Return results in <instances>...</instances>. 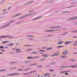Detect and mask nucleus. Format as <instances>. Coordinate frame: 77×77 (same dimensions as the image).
<instances>
[{"label": "nucleus", "mask_w": 77, "mask_h": 77, "mask_svg": "<svg viewBox=\"0 0 77 77\" xmlns=\"http://www.w3.org/2000/svg\"><path fill=\"white\" fill-rule=\"evenodd\" d=\"M31 65H38V64L36 63H34L31 64Z\"/></svg>", "instance_id": "473e14b6"}, {"label": "nucleus", "mask_w": 77, "mask_h": 77, "mask_svg": "<svg viewBox=\"0 0 77 77\" xmlns=\"http://www.w3.org/2000/svg\"><path fill=\"white\" fill-rule=\"evenodd\" d=\"M15 63V62H12V63H10V64L11 65L12 64V63Z\"/></svg>", "instance_id": "3c124183"}, {"label": "nucleus", "mask_w": 77, "mask_h": 77, "mask_svg": "<svg viewBox=\"0 0 77 77\" xmlns=\"http://www.w3.org/2000/svg\"><path fill=\"white\" fill-rule=\"evenodd\" d=\"M38 67H42V66H38Z\"/></svg>", "instance_id": "a18cd8bd"}, {"label": "nucleus", "mask_w": 77, "mask_h": 77, "mask_svg": "<svg viewBox=\"0 0 77 77\" xmlns=\"http://www.w3.org/2000/svg\"><path fill=\"white\" fill-rule=\"evenodd\" d=\"M15 50V48H12V50Z\"/></svg>", "instance_id": "bf43d9fd"}, {"label": "nucleus", "mask_w": 77, "mask_h": 77, "mask_svg": "<svg viewBox=\"0 0 77 77\" xmlns=\"http://www.w3.org/2000/svg\"><path fill=\"white\" fill-rule=\"evenodd\" d=\"M29 69H30V68H28L25 69V71H27Z\"/></svg>", "instance_id": "7c9ffc66"}, {"label": "nucleus", "mask_w": 77, "mask_h": 77, "mask_svg": "<svg viewBox=\"0 0 77 77\" xmlns=\"http://www.w3.org/2000/svg\"><path fill=\"white\" fill-rule=\"evenodd\" d=\"M33 1H32L31 2H29V3H28V5H29V4H30V3H33Z\"/></svg>", "instance_id": "f704fd0d"}, {"label": "nucleus", "mask_w": 77, "mask_h": 77, "mask_svg": "<svg viewBox=\"0 0 77 77\" xmlns=\"http://www.w3.org/2000/svg\"><path fill=\"white\" fill-rule=\"evenodd\" d=\"M64 44L65 45H67V44H71V42L69 41H67Z\"/></svg>", "instance_id": "ddd939ff"}, {"label": "nucleus", "mask_w": 77, "mask_h": 77, "mask_svg": "<svg viewBox=\"0 0 77 77\" xmlns=\"http://www.w3.org/2000/svg\"><path fill=\"white\" fill-rule=\"evenodd\" d=\"M0 53H1V54H3V53H2L1 52H0Z\"/></svg>", "instance_id": "69168bd1"}, {"label": "nucleus", "mask_w": 77, "mask_h": 77, "mask_svg": "<svg viewBox=\"0 0 77 77\" xmlns=\"http://www.w3.org/2000/svg\"><path fill=\"white\" fill-rule=\"evenodd\" d=\"M35 14V13H32L30 14L25 15L24 16H23L22 17H21V18H19V20H20V19H22V18H25V17H26L27 16H30V15H33V14Z\"/></svg>", "instance_id": "f03ea898"}, {"label": "nucleus", "mask_w": 77, "mask_h": 77, "mask_svg": "<svg viewBox=\"0 0 77 77\" xmlns=\"http://www.w3.org/2000/svg\"><path fill=\"white\" fill-rule=\"evenodd\" d=\"M65 74H66V75H68V72H66L65 73Z\"/></svg>", "instance_id": "49530a36"}, {"label": "nucleus", "mask_w": 77, "mask_h": 77, "mask_svg": "<svg viewBox=\"0 0 77 77\" xmlns=\"http://www.w3.org/2000/svg\"><path fill=\"white\" fill-rule=\"evenodd\" d=\"M39 51H43V52H44V51H43V50H39Z\"/></svg>", "instance_id": "a19ab883"}, {"label": "nucleus", "mask_w": 77, "mask_h": 77, "mask_svg": "<svg viewBox=\"0 0 77 77\" xmlns=\"http://www.w3.org/2000/svg\"><path fill=\"white\" fill-rule=\"evenodd\" d=\"M65 72H66V71H63L61 72H60V73H65Z\"/></svg>", "instance_id": "5701e85b"}, {"label": "nucleus", "mask_w": 77, "mask_h": 77, "mask_svg": "<svg viewBox=\"0 0 77 77\" xmlns=\"http://www.w3.org/2000/svg\"><path fill=\"white\" fill-rule=\"evenodd\" d=\"M63 43V41H59L58 43V45H60V44H62Z\"/></svg>", "instance_id": "9d476101"}, {"label": "nucleus", "mask_w": 77, "mask_h": 77, "mask_svg": "<svg viewBox=\"0 0 77 77\" xmlns=\"http://www.w3.org/2000/svg\"><path fill=\"white\" fill-rule=\"evenodd\" d=\"M56 75H53V76H55Z\"/></svg>", "instance_id": "e2e57ef3"}, {"label": "nucleus", "mask_w": 77, "mask_h": 77, "mask_svg": "<svg viewBox=\"0 0 77 77\" xmlns=\"http://www.w3.org/2000/svg\"><path fill=\"white\" fill-rule=\"evenodd\" d=\"M11 9V8L10 7H9L8 8V9Z\"/></svg>", "instance_id": "774afa93"}, {"label": "nucleus", "mask_w": 77, "mask_h": 77, "mask_svg": "<svg viewBox=\"0 0 77 77\" xmlns=\"http://www.w3.org/2000/svg\"><path fill=\"white\" fill-rule=\"evenodd\" d=\"M28 37H30V38H33L34 36L29 35L28 36Z\"/></svg>", "instance_id": "412c9836"}, {"label": "nucleus", "mask_w": 77, "mask_h": 77, "mask_svg": "<svg viewBox=\"0 0 77 77\" xmlns=\"http://www.w3.org/2000/svg\"><path fill=\"white\" fill-rule=\"evenodd\" d=\"M73 54H77V52H74L73 53Z\"/></svg>", "instance_id": "603ef678"}, {"label": "nucleus", "mask_w": 77, "mask_h": 77, "mask_svg": "<svg viewBox=\"0 0 77 77\" xmlns=\"http://www.w3.org/2000/svg\"><path fill=\"white\" fill-rule=\"evenodd\" d=\"M54 30H46L45 31V32H54Z\"/></svg>", "instance_id": "f8f14e48"}, {"label": "nucleus", "mask_w": 77, "mask_h": 77, "mask_svg": "<svg viewBox=\"0 0 77 77\" xmlns=\"http://www.w3.org/2000/svg\"><path fill=\"white\" fill-rule=\"evenodd\" d=\"M14 76V73L11 74H8L7 75V76Z\"/></svg>", "instance_id": "f3484780"}, {"label": "nucleus", "mask_w": 77, "mask_h": 77, "mask_svg": "<svg viewBox=\"0 0 77 77\" xmlns=\"http://www.w3.org/2000/svg\"><path fill=\"white\" fill-rule=\"evenodd\" d=\"M36 72L35 70H34L31 71L30 73H23V75H27V74H31V73H32V72Z\"/></svg>", "instance_id": "0eeeda50"}, {"label": "nucleus", "mask_w": 77, "mask_h": 77, "mask_svg": "<svg viewBox=\"0 0 77 77\" xmlns=\"http://www.w3.org/2000/svg\"><path fill=\"white\" fill-rule=\"evenodd\" d=\"M71 61H72V62H74V61H75V60H71Z\"/></svg>", "instance_id": "ea45409f"}, {"label": "nucleus", "mask_w": 77, "mask_h": 77, "mask_svg": "<svg viewBox=\"0 0 77 77\" xmlns=\"http://www.w3.org/2000/svg\"><path fill=\"white\" fill-rule=\"evenodd\" d=\"M13 75H19V74L17 73H13Z\"/></svg>", "instance_id": "4be33fe9"}, {"label": "nucleus", "mask_w": 77, "mask_h": 77, "mask_svg": "<svg viewBox=\"0 0 77 77\" xmlns=\"http://www.w3.org/2000/svg\"><path fill=\"white\" fill-rule=\"evenodd\" d=\"M65 29H66V28H63V30H65Z\"/></svg>", "instance_id": "0e129e2a"}, {"label": "nucleus", "mask_w": 77, "mask_h": 77, "mask_svg": "<svg viewBox=\"0 0 77 77\" xmlns=\"http://www.w3.org/2000/svg\"><path fill=\"white\" fill-rule=\"evenodd\" d=\"M14 21H15V20H13L12 21H11V23H12V22H14Z\"/></svg>", "instance_id": "13d9d810"}, {"label": "nucleus", "mask_w": 77, "mask_h": 77, "mask_svg": "<svg viewBox=\"0 0 77 77\" xmlns=\"http://www.w3.org/2000/svg\"><path fill=\"white\" fill-rule=\"evenodd\" d=\"M74 38H77V37L76 36H74Z\"/></svg>", "instance_id": "de8ad7c7"}, {"label": "nucleus", "mask_w": 77, "mask_h": 77, "mask_svg": "<svg viewBox=\"0 0 77 77\" xmlns=\"http://www.w3.org/2000/svg\"><path fill=\"white\" fill-rule=\"evenodd\" d=\"M76 18H77V17H74L73 18H69L68 19V20H76Z\"/></svg>", "instance_id": "39448f33"}, {"label": "nucleus", "mask_w": 77, "mask_h": 77, "mask_svg": "<svg viewBox=\"0 0 77 77\" xmlns=\"http://www.w3.org/2000/svg\"><path fill=\"white\" fill-rule=\"evenodd\" d=\"M66 33H68V32H65V33H63V35H66Z\"/></svg>", "instance_id": "37998d69"}, {"label": "nucleus", "mask_w": 77, "mask_h": 77, "mask_svg": "<svg viewBox=\"0 0 77 77\" xmlns=\"http://www.w3.org/2000/svg\"><path fill=\"white\" fill-rule=\"evenodd\" d=\"M6 37H7V36H2L1 37H0V38H6Z\"/></svg>", "instance_id": "a878e982"}, {"label": "nucleus", "mask_w": 77, "mask_h": 77, "mask_svg": "<svg viewBox=\"0 0 77 77\" xmlns=\"http://www.w3.org/2000/svg\"><path fill=\"white\" fill-rule=\"evenodd\" d=\"M32 50V49H26V51H30V50Z\"/></svg>", "instance_id": "393cba45"}, {"label": "nucleus", "mask_w": 77, "mask_h": 77, "mask_svg": "<svg viewBox=\"0 0 77 77\" xmlns=\"http://www.w3.org/2000/svg\"><path fill=\"white\" fill-rule=\"evenodd\" d=\"M45 60V59H41L40 60V61H42L43 60Z\"/></svg>", "instance_id": "cd10ccee"}, {"label": "nucleus", "mask_w": 77, "mask_h": 77, "mask_svg": "<svg viewBox=\"0 0 77 77\" xmlns=\"http://www.w3.org/2000/svg\"><path fill=\"white\" fill-rule=\"evenodd\" d=\"M13 38V37H12V36H11L9 37V38Z\"/></svg>", "instance_id": "5fc2aeb1"}, {"label": "nucleus", "mask_w": 77, "mask_h": 77, "mask_svg": "<svg viewBox=\"0 0 77 77\" xmlns=\"http://www.w3.org/2000/svg\"><path fill=\"white\" fill-rule=\"evenodd\" d=\"M8 42H8V41H6V42H2V44H4V43L5 44H6V43H7Z\"/></svg>", "instance_id": "b1692460"}, {"label": "nucleus", "mask_w": 77, "mask_h": 77, "mask_svg": "<svg viewBox=\"0 0 77 77\" xmlns=\"http://www.w3.org/2000/svg\"><path fill=\"white\" fill-rule=\"evenodd\" d=\"M50 75V73H45L44 75V77H46L47 76H48V75Z\"/></svg>", "instance_id": "9b49d317"}, {"label": "nucleus", "mask_w": 77, "mask_h": 77, "mask_svg": "<svg viewBox=\"0 0 77 77\" xmlns=\"http://www.w3.org/2000/svg\"><path fill=\"white\" fill-rule=\"evenodd\" d=\"M51 36H52V35H48V36H47V37H51Z\"/></svg>", "instance_id": "4c0bfd02"}, {"label": "nucleus", "mask_w": 77, "mask_h": 77, "mask_svg": "<svg viewBox=\"0 0 77 77\" xmlns=\"http://www.w3.org/2000/svg\"><path fill=\"white\" fill-rule=\"evenodd\" d=\"M61 47H63V46H58V47H57V48H60Z\"/></svg>", "instance_id": "bb28decb"}, {"label": "nucleus", "mask_w": 77, "mask_h": 77, "mask_svg": "<svg viewBox=\"0 0 77 77\" xmlns=\"http://www.w3.org/2000/svg\"><path fill=\"white\" fill-rule=\"evenodd\" d=\"M18 71H23V69H19L18 70Z\"/></svg>", "instance_id": "e433bc0d"}, {"label": "nucleus", "mask_w": 77, "mask_h": 77, "mask_svg": "<svg viewBox=\"0 0 77 77\" xmlns=\"http://www.w3.org/2000/svg\"><path fill=\"white\" fill-rule=\"evenodd\" d=\"M59 54V53L57 52L56 53H55L54 54H53L51 55V57H54V56H58Z\"/></svg>", "instance_id": "7ed1b4c3"}, {"label": "nucleus", "mask_w": 77, "mask_h": 77, "mask_svg": "<svg viewBox=\"0 0 77 77\" xmlns=\"http://www.w3.org/2000/svg\"><path fill=\"white\" fill-rule=\"evenodd\" d=\"M55 31H58V30H55Z\"/></svg>", "instance_id": "338daca9"}, {"label": "nucleus", "mask_w": 77, "mask_h": 77, "mask_svg": "<svg viewBox=\"0 0 77 77\" xmlns=\"http://www.w3.org/2000/svg\"><path fill=\"white\" fill-rule=\"evenodd\" d=\"M42 48L43 49H45L46 48H45V47H42Z\"/></svg>", "instance_id": "09e8293b"}, {"label": "nucleus", "mask_w": 77, "mask_h": 77, "mask_svg": "<svg viewBox=\"0 0 77 77\" xmlns=\"http://www.w3.org/2000/svg\"><path fill=\"white\" fill-rule=\"evenodd\" d=\"M77 65L76 64L74 66H61V68H67V67H70V68H75V67H77Z\"/></svg>", "instance_id": "f257e3e1"}, {"label": "nucleus", "mask_w": 77, "mask_h": 77, "mask_svg": "<svg viewBox=\"0 0 77 77\" xmlns=\"http://www.w3.org/2000/svg\"><path fill=\"white\" fill-rule=\"evenodd\" d=\"M14 45V44L13 43H10L9 44L10 46H11V45Z\"/></svg>", "instance_id": "c756f323"}, {"label": "nucleus", "mask_w": 77, "mask_h": 77, "mask_svg": "<svg viewBox=\"0 0 77 77\" xmlns=\"http://www.w3.org/2000/svg\"><path fill=\"white\" fill-rule=\"evenodd\" d=\"M5 71V69H4V70H2V71Z\"/></svg>", "instance_id": "4d7b16f0"}, {"label": "nucleus", "mask_w": 77, "mask_h": 77, "mask_svg": "<svg viewBox=\"0 0 77 77\" xmlns=\"http://www.w3.org/2000/svg\"><path fill=\"white\" fill-rule=\"evenodd\" d=\"M0 48H2V49H3V48H4V47L3 46H0Z\"/></svg>", "instance_id": "c85d7f7f"}, {"label": "nucleus", "mask_w": 77, "mask_h": 77, "mask_svg": "<svg viewBox=\"0 0 77 77\" xmlns=\"http://www.w3.org/2000/svg\"><path fill=\"white\" fill-rule=\"evenodd\" d=\"M67 11H63L62 12V14H63V13H65V12H66Z\"/></svg>", "instance_id": "58836bf2"}, {"label": "nucleus", "mask_w": 77, "mask_h": 77, "mask_svg": "<svg viewBox=\"0 0 77 77\" xmlns=\"http://www.w3.org/2000/svg\"><path fill=\"white\" fill-rule=\"evenodd\" d=\"M36 58H39V57H28V59H36Z\"/></svg>", "instance_id": "423d86ee"}, {"label": "nucleus", "mask_w": 77, "mask_h": 77, "mask_svg": "<svg viewBox=\"0 0 77 77\" xmlns=\"http://www.w3.org/2000/svg\"><path fill=\"white\" fill-rule=\"evenodd\" d=\"M2 51H5V50H2Z\"/></svg>", "instance_id": "6e6d98bb"}, {"label": "nucleus", "mask_w": 77, "mask_h": 77, "mask_svg": "<svg viewBox=\"0 0 77 77\" xmlns=\"http://www.w3.org/2000/svg\"><path fill=\"white\" fill-rule=\"evenodd\" d=\"M20 14H18L16 15H14L13 17V18H14V17H16L18 16V15H20Z\"/></svg>", "instance_id": "dca6fc26"}, {"label": "nucleus", "mask_w": 77, "mask_h": 77, "mask_svg": "<svg viewBox=\"0 0 77 77\" xmlns=\"http://www.w3.org/2000/svg\"><path fill=\"white\" fill-rule=\"evenodd\" d=\"M20 50V49H16V51H17V53H20V52H21V51H22L21 50L19 51Z\"/></svg>", "instance_id": "4468645a"}, {"label": "nucleus", "mask_w": 77, "mask_h": 77, "mask_svg": "<svg viewBox=\"0 0 77 77\" xmlns=\"http://www.w3.org/2000/svg\"><path fill=\"white\" fill-rule=\"evenodd\" d=\"M37 53H38V52L36 51H34L32 53V54H37Z\"/></svg>", "instance_id": "6ab92c4d"}, {"label": "nucleus", "mask_w": 77, "mask_h": 77, "mask_svg": "<svg viewBox=\"0 0 77 77\" xmlns=\"http://www.w3.org/2000/svg\"><path fill=\"white\" fill-rule=\"evenodd\" d=\"M74 24L75 25H76V24H77V22H76V23H74Z\"/></svg>", "instance_id": "864d4df0"}, {"label": "nucleus", "mask_w": 77, "mask_h": 77, "mask_svg": "<svg viewBox=\"0 0 77 77\" xmlns=\"http://www.w3.org/2000/svg\"><path fill=\"white\" fill-rule=\"evenodd\" d=\"M73 45L74 46H76L77 45V44H73Z\"/></svg>", "instance_id": "72a5a7b5"}, {"label": "nucleus", "mask_w": 77, "mask_h": 77, "mask_svg": "<svg viewBox=\"0 0 77 77\" xmlns=\"http://www.w3.org/2000/svg\"><path fill=\"white\" fill-rule=\"evenodd\" d=\"M51 49H52V48H51V47L48 48L46 49L47 50H51Z\"/></svg>", "instance_id": "aec40b11"}, {"label": "nucleus", "mask_w": 77, "mask_h": 77, "mask_svg": "<svg viewBox=\"0 0 77 77\" xmlns=\"http://www.w3.org/2000/svg\"><path fill=\"white\" fill-rule=\"evenodd\" d=\"M6 10V9H5L3 10V12H5Z\"/></svg>", "instance_id": "8fccbe9b"}, {"label": "nucleus", "mask_w": 77, "mask_h": 77, "mask_svg": "<svg viewBox=\"0 0 77 77\" xmlns=\"http://www.w3.org/2000/svg\"><path fill=\"white\" fill-rule=\"evenodd\" d=\"M73 32H77V30L74 31Z\"/></svg>", "instance_id": "c03bdc74"}, {"label": "nucleus", "mask_w": 77, "mask_h": 77, "mask_svg": "<svg viewBox=\"0 0 77 77\" xmlns=\"http://www.w3.org/2000/svg\"><path fill=\"white\" fill-rule=\"evenodd\" d=\"M66 57H67V56H62L61 57V59L66 58Z\"/></svg>", "instance_id": "2eb2a0df"}, {"label": "nucleus", "mask_w": 77, "mask_h": 77, "mask_svg": "<svg viewBox=\"0 0 77 77\" xmlns=\"http://www.w3.org/2000/svg\"><path fill=\"white\" fill-rule=\"evenodd\" d=\"M42 57H47L48 56V55L47 54L42 55Z\"/></svg>", "instance_id": "1a4fd4ad"}, {"label": "nucleus", "mask_w": 77, "mask_h": 77, "mask_svg": "<svg viewBox=\"0 0 77 77\" xmlns=\"http://www.w3.org/2000/svg\"><path fill=\"white\" fill-rule=\"evenodd\" d=\"M75 42V43H77V41H75V42Z\"/></svg>", "instance_id": "052dcab7"}, {"label": "nucleus", "mask_w": 77, "mask_h": 77, "mask_svg": "<svg viewBox=\"0 0 77 77\" xmlns=\"http://www.w3.org/2000/svg\"><path fill=\"white\" fill-rule=\"evenodd\" d=\"M50 71H54V70H53V69H50Z\"/></svg>", "instance_id": "79ce46f5"}, {"label": "nucleus", "mask_w": 77, "mask_h": 77, "mask_svg": "<svg viewBox=\"0 0 77 77\" xmlns=\"http://www.w3.org/2000/svg\"><path fill=\"white\" fill-rule=\"evenodd\" d=\"M29 63V61H26L25 62V63Z\"/></svg>", "instance_id": "c9c22d12"}, {"label": "nucleus", "mask_w": 77, "mask_h": 77, "mask_svg": "<svg viewBox=\"0 0 77 77\" xmlns=\"http://www.w3.org/2000/svg\"><path fill=\"white\" fill-rule=\"evenodd\" d=\"M42 17H41V16H40L39 17H37V18L35 19H34L33 20H37L38 19H39V18H42Z\"/></svg>", "instance_id": "a211bd4d"}, {"label": "nucleus", "mask_w": 77, "mask_h": 77, "mask_svg": "<svg viewBox=\"0 0 77 77\" xmlns=\"http://www.w3.org/2000/svg\"><path fill=\"white\" fill-rule=\"evenodd\" d=\"M68 51H65L63 52V55H66L67 53H68Z\"/></svg>", "instance_id": "6e6552de"}, {"label": "nucleus", "mask_w": 77, "mask_h": 77, "mask_svg": "<svg viewBox=\"0 0 77 77\" xmlns=\"http://www.w3.org/2000/svg\"><path fill=\"white\" fill-rule=\"evenodd\" d=\"M8 26H9V25L8 24H6L5 25H4L0 27V29H3V28H5V27H8Z\"/></svg>", "instance_id": "20e7f679"}, {"label": "nucleus", "mask_w": 77, "mask_h": 77, "mask_svg": "<svg viewBox=\"0 0 77 77\" xmlns=\"http://www.w3.org/2000/svg\"><path fill=\"white\" fill-rule=\"evenodd\" d=\"M66 72H69V71L68 70V71H66Z\"/></svg>", "instance_id": "680f3d73"}, {"label": "nucleus", "mask_w": 77, "mask_h": 77, "mask_svg": "<svg viewBox=\"0 0 77 77\" xmlns=\"http://www.w3.org/2000/svg\"><path fill=\"white\" fill-rule=\"evenodd\" d=\"M56 27H57L55 26H52L51 27V29H55V28H56Z\"/></svg>", "instance_id": "2f4dec72"}]
</instances>
